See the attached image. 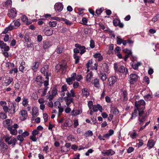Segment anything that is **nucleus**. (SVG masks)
Returning a JSON list of instances; mask_svg holds the SVG:
<instances>
[{"label": "nucleus", "mask_w": 159, "mask_h": 159, "mask_svg": "<svg viewBox=\"0 0 159 159\" xmlns=\"http://www.w3.org/2000/svg\"><path fill=\"white\" fill-rule=\"evenodd\" d=\"M67 87L66 84L63 85L61 88V97H64L66 94V96L64 98V101L68 106L73 102V98L75 96V91L71 89L70 92L67 90Z\"/></svg>", "instance_id": "nucleus-1"}, {"label": "nucleus", "mask_w": 159, "mask_h": 159, "mask_svg": "<svg viewBox=\"0 0 159 159\" xmlns=\"http://www.w3.org/2000/svg\"><path fill=\"white\" fill-rule=\"evenodd\" d=\"M145 102L143 100H140L139 101L135 102V108L138 109V112L144 111L145 109Z\"/></svg>", "instance_id": "nucleus-2"}, {"label": "nucleus", "mask_w": 159, "mask_h": 159, "mask_svg": "<svg viewBox=\"0 0 159 159\" xmlns=\"http://www.w3.org/2000/svg\"><path fill=\"white\" fill-rule=\"evenodd\" d=\"M41 73L44 76H46V78L47 80H49V76L51 75V70L49 69L48 66L46 65L41 69Z\"/></svg>", "instance_id": "nucleus-3"}, {"label": "nucleus", "mask_w": 159, "mask_h": 159, "mask_svg": "<svg viewBox=\"0 0 159 159\" xmlns=\"http://www.w3.org/2000/svg\"><path fill=\"white\" fill-rule=\"evenodd\" d=\"M139 78V76L135 74H131L128 77V81L130 84H135Z\"/></svg>", "instance_id": "nucleus-4"}, {"label": "nucleus", "mask_w": 159, "mask_h": 159, "mask_svg": "<svg viewBox=\"0 0 159 159\" xmlns=\"http://www.w3.org/2000/svg\"><path fill=\"white\" fill-rule=\"evenodd\" d=\"M16 106V104L15 103H10L9 106V107H7V111H4V112L6 113L8 112L11 114H14L15 112Z\"/></svg>", "instance_id": "nucleus-5"}, {"label": "nucleus", "mask_w": 159, "mask_h": 159, "mask_svg": "<svg viewBox=\"0 0 159 159\" xmlns=\"http://www.w3.org/2000/svg\"><path fill=\"white\" fill-rule=\"evenodd\" d=\"M144 111H139L138 115L139 116L138 120L139 121V125H142L143 122L146 120V116L143 115Z\"/></svg>", "instance_id": "nucleus-6"}, {"label": "nucleus", "mask_w": 159, "mask_h": 159, "mask_svg": "<svg viewBox=\"0 0 159 159\" xmlns=\"http://www.w3.org/2000/svg\"><path fill=\"white\" fill-rule=\"evenodd\" d=\"M19 118L21 120H24L26 119L28 115L27 111L22 110L19 113Z\"/></svg>", "instance_id": "nucleus-7"}, {"label": "nucleus", "mask_w": 159, "mask_h": 159, "mask_svg": "<svg viewBox=\"0 0 159 159\" xmlns=\"http://www.w3.org/2000/svg\"><path fill=\"white\" fill-rule=\"evenodd\" d=\"M16 139L15 138L11 139L10 137H5V141L9 145L12 144L14 146L16 144Z\"/></svg>", "instance_id": "nucleus-8"}, {"label": "nucleus", "mask_w": 159, "mask_h": 159, "mask_svg": "<svg viewBox=\"0 0 159 159\" xmlns=\"http://www.w3.org/2000/svg\"><path fill=\"white\" fill-rule=\"evenodd\" d=\"M16 9L15 8H12L9 11L8 15L10 17L14 18L16 16Z\"/></svg>", "instance_id": "nucleus-9"}, {"label": "nucleus", "mask_w": 159, "mask_h": 159, "mask_svg": "<svg viewBox=\"0 0 159 159\" xmlns=\"http://www.w3.org/2000/svg\"><path fill=\"white\" fill-rule=\"evenodd\" d=\"M72 125V121L70 119H68L66 120L63 125H61V127L64 128V127H70Z\"/></svg>", "instance_id": "nucleus-10"}, {"label": "nucleus", "mask_w": 159, "mask_h": 159, "mask_svg": "<svg viewBox=\"0 0 159 159\" xmlns=\"http://www.w3.org/2000/svg\"><path fill=\"white\" fill-rule=\"evenodd\" d=\"M43 31L45 35L47 36H49L53 34V30L52 29L45 27L43 30Z\"/></svg>", "instance_id": "nucleus-11"}, {"label": "nucleus", "mask_w": 159, "mask_h": 159, "mask_svg": "<svg viewBox=\"0 0 159 159\" xmlns=\"http://www.w3.org/2000/svg\"><path fill=\"white\" fill-rule=\"evenodd\" d=\"M75 47L80 51V54L81 55L84 53L86 51L85 48L84 46H81L79 44L76 43L75 44Z\"/></svg>", "instance_id": "nucleus-12"}, {"label": "nucleus", "mask_w": 159, "mask_h": 159, "mask_svg": "<svg viewBox=\"0 0 159 159\" xmlns=\"http://www.w3.org/2000/svg\"><path fill=\"white\" fill-rule=\"evenodd\" d=\"M63 8V6L61 3H57L54 5V8L56 11H61Z\"/></svg>", "instance_id": "nucleus-13"}, {"label": "nucleus", "mask_w": 159, "mask_h": 159, "mask_svg": "<svg viewBox=\"0 0 159 159\" xmlns=\"http://www.w3.org/2000/svg\"><path fill=\"white\" fill-rule=\"evenodd\" d=\"M117 81V78L115 76H112L110 77L108 80V84L111 86H112Z\"/></svg>", "instance_id": "nucleus-14"}, {"label": "nucleus", "mask_w": 159, "mask_h": 159, "mask_svg": "<svg viewBox=\"0 0 159 159\" xmlns=\"http://www.w3.org/2000/svg\"><path fill=\"white\" fill-rule=\"evenodd\" d=\"M40 64V62L38 61H35L32 64L31 68L34 71L36 72Z\"/></svg>", "instance_id": "nucleus-15"}, {"label": "nucleus", "mask_w": 159, "mask_h": 159, "mask_svg": "<svg viewBox=\"0 0 159 159\" xmlns=\"http://www.w3.org/2000/svg\"><path fill=\"white\" fill-rule=\"evenodd\" d=\"M117 71L120 72L124 73L125 75L127 74L128 73V69L122 66H121L119 67Z\"/></svg>", "instance_id": "nucleus-16"}, {"label": "nucleus", "mask_w": 159, "mask_h": 159, "mask_svg": "<svg viewBox=\"0 0 159 159\" xmlns=\"http://www.w3.org/2000/svg\"><path fill=\"white\" fill-rule=\"evenodd\" d=\"M39 115V112L38 109L36 107H34L32 110V120H34V118Z\"/></svg>", "instance_id": "nucleus-17"}, {"label": "nucleus", "mask_w": 159, "mask_h": 159, "mask_svg": "<svg viewBox=\"0 0 159 159\" xmlns=\"http://www.w3.org/2000/svg\"><path fill=\"white\" fill-rule=\"evenodd\" d=\"M43 47L44 49H47L52 45V42L50 41H45L43 42Z\"/></svg>", "instance_id": "nucleus-18"}, {"label": "nucleus", "mask_w": 159, "mask_h": 159, "mask_svg": "<svg viewBox=\"0 0 159 159\" xmlns=\"http://www.w3.org/2000/svg\"><path fill=\"white\" fill-rule=\"evenodd\" d=\"M82 112V109L80 108L78 110L73 109L71 113V114L72 116H75L77 115L81 114Z\"/></svg>", "instance_id": "nucleus-19"}, {"label": "nucleus", "mask_w": 159, "mask_h": 159, "mask_svg": "<svg viewBox=\"0 0 159 159\" xmlns=\"http://www.w3.org/2000/svg\"><path fill=\"white\" fill-rule=\"evenodd\" d=\"M7 149V145L3 142H0V150L1 152H4Z\"/></svg>", "instance_id": "nucleus-20"}, {"label": "nucleus", "mask_w": 159, "mask_h": 159, "mask_svg": "<svg viewBox=\"0 0 159 159\" xmlns=\"http://www.w3.org/2000/svg\"><path fill=\"white\" fill-rule=\"evenodd\" d=\"M12 124V120L9 119H7L3 122V125L4 127L7 128L10 127V126Z\"/></svg>", "instance_id": "nucleus-21"}, {"label": "nucleus", "mask_w": 159, "mask_h": 159, "mask_svg": "<svg viewBox=\"0 0 159 159\" xmlns=\"http://www.w3.org/2000/svg\"><path fill=\"white\" fill-rule=\"evenodd\" d=\"M92 110L94 112H96L98 110H99L101 112H102V107L99 104L97 105H93V107Z\"/></svg>", "instance_id": "nucleus-22"}, {"label": "nucleus", "mask_w": 159, "mask_h": 159, "mask_svg": "<svg viewBox=\"0 0 159 159\" xmlns=\"http://www.w3.org/2000/svg\"><path fill=\"white\" fill-rule=\"evenodd\" d=\"M13 81V79L12 78H9L5 80V81L2 83L4 86H7L9 85L11 82Z\"/></svg>", "instance_id": "nucleus-23"}, {"label": "nucleus", "mask_w": 159, "mask_h": 159, "mask_svg": "<svg viewBox=\"0 0 159 159\" xmlns=\"http://www.w3.org/2000/svg\"><path fill=\"white\" fill-rule=\"evenodd\" d=\"M1 45V49H4V51H7L9 50V47L7 45V44L4 43V42L2 41Z\"/></svg>", "instance_id": "nucleus-24"}, {"label": "nucleus", "mask_w": 159, "mask_h": 159, "mask_svg": "<svg viewBox=\"0 0 159 159\" xmlns=\"http://www.w3.org/2000/svg\"><path fill=\"white\" fill-rule=\"evenodd\" d=\"M21 19L22 21L25 23L26 25H30L31 23L30 21H28V19L27 17L25 15H23Z\"/></svg>", "instance_id": "nucleus-25"}, {"label": "nucleus", "mask_w": 159, "mask_h": 159, "mask_svg": "<svg viewBox=\"0 0 159 159\" xmlns=\"http://www.w3.org/2000/svg\"><path fill=\"white\" fill-rule=\"evenodd\" d=\"M8 129L10 133L13 135H16L17 134V130L16 129H13L12 126H11L8 128Z\"/></svg>", "instance_id": "nucleus-26"}, {"label": "nucleus", "mask_w": 159, "mask_h": 159, "mask_svg": "<svg viewBox=\"0 0 159 159\" xmlns=\"http://www.w3.org/2000/svg\"><path fill=\"white\" fill-rule=\"evenodd\" d=\"M94 57L97 59L96 60L98 61H101L103 59V57L99 53H97L95 54L93 56Z\"/></svg>", "instance_id": "nucleus-27"}, {"label": "nucleus", "mask_w": 159, "mask_h": 159, "mask_svg": "<svg viewBox=\"0 0 159 159\" xmlns=\"http://www.w3.org/2000/svg\"><path fill=\"white\" fill-rule=\"evenodd\" d=\"M0 105L2 107L4 111H6L7 109V103L6 102L4 101H0Z\"/></svg>", "instance_id": "nucleus-28"}, {"label": "nucleus", "mask_w": 159, "mask_h": 159, "mask_svg": "<svg viewBox=\"0 0 159 159\" xmlns=\"http://www.w3.org/2000/svg\"><path fill=\"white\" fill-rule=\"evenodd\" d=\"M138 109L136 108H135L134 111L132 113V116L130 118L131 119H134L138 115Z\"/></svg>", "instance_id": "nucleus-29"}, {"label": "nucleus", "mask_w": 159, "mask_h": 159, "mask_svg": "<svg viewBox=\"0 0 159 159\" xmlns=\"http://www.w3.org/2000/svg\"><path fill=\"white\" fill-rule=\"evenodd\" d=\"M14 28V27L13 25H10L9 26L6 28L3 31L2 33L6 34V33H7L9 31L11 30Z\"/></svg>", "instance_id": "nucleus-30"}, {"label": "nucleus", "mask_w": 159, "mask_h": 159, "mask_svg": "<svg viewBox=\"0 0 159 159\" xmlns=\"http://www.w3.org/2000/svg\"><path fill=\"white\" fill-rule=\"evenodd\" d=\"M82 92L83 95L86 97H88L89 94L88 89L86 88H84L82 89Z\"/></svg>", "instance_id": "nucleus-31"}, {"label": "nucleus", "mask_w": 159, "mask_h": 159, "mask_svg": "<svg viewBox=\"0 0 159 159\" xmlns=\"http://www.w3.org/2000/svg\"><path fill=\"white\" fill-rule=\"evenodd\" d=\"M102 69L104 71L107 73L108 71V67L106 63H104L102 64L101 66Z\"/></svg>", "instance_id": "nucleus-32"}, {"label": "nucleus", "mask_w": 159, "mask_h": 159, "mask_svg": "<svg viewBox=\"0 0 159 159\" xmlns=\"http://www.w3.org/2000/svg\"><path fill=\"white\" fill-rule=\"evenodd\" d=\"M115 152L111 149L107 150L104 152L105 155L112 156L114 154Z\"/></svg>", "instance_id": "nucleus-33"}, {"label": "nucleus", "mask_w": 159, "mask_h": 159, "mask_svg": "<svg viewBox=\"0 0 159 159\" xmlns=\"http://www.w3.org/2000/svg\"><path fill=\"white\" fill-rule=\"evenodd\" d=\"M43 78L41 76H38L36 79V81L39 83V84H41L43 83Z\"/></svg>", "instance_id": "nucleus-34"}, {"label": "nucleus", "mask_w": 159, "mask_h": 159, "mask_svg": "<svg viewBox=\"0 0 159 159\" xmlns=\"http://www.w3.org/2000/svg\"><path fill=\"white\" fill-rule=\"evenodd\" d=\"M154 144L155 143L153 140H150L148 141L147 146L150 148H152L153 147Z\"/></svg>", "instance_id": "nucleus-35"}, {"label": "nucleus", "mask_w": 159, "mask_h": 159, "mask_svg": "<svg viewBox=\"0 0 159 159\" xmlns=\"http://www.w3.org/2000/svg\"><path fill=\"white\" fill-rule=\"evenodd\" d=\"M63 48L61 46H59L57 48L56 52L57 53H61L63 51Z\"/></svg>", "instance_id": "nucleus-36"}, {"label": "nucleus", "mask_w": 159, "mask_h": 159, "mask_svg": "<svg viewBox=\"0 0 159 159\" xmlns=\"http://www.w3.org/2000/svg\"><path fill=\"white\" fill-rule=\"evenodd\" d=\"M141 64L140 62H137V63H133L132 65V66L134 70L138 69L139 66L141 65Z\"/></svg>", "instance_id": "nucleus-37"}, {"label": "nucleus", "mask_w": 159, "mask_h": 159, "mask_svg": "<svg viewBox=\"0 0 159 159\" xmlns=\"http://www.w3.org/2000/svg\"><path fill=\"white\" fill-rule=\"evenodd\" d=\"M94 85L95 87L98 88L100 86L99 81L97 79H95L94 80Z\"/></svg>", "instance_id": "nucleus-38"}, {"label": "nucleus", "mask_w": 159, "mask_h": 159, "mask_svg": "<svg viewBox=\"0 0 159 159\" xmlns=\"http://www.w3.org/2000/svg\"><path fill=\"white\" fill-rule=\"evenodd\" d=\"M93 135V133L90 130L86 131L84 134V136L86 137L91 136Z\"/></svg>", "instance_id": "nucleus-39"}, {"label": "nucleus", "mask_w": 159, "mask_h": 159, "mask_svg": "<svg viewBox=\"0 0 159 159\" xmlns=\"http://www.w3.org/2000/svg\"><path fill=\"white\" fill-rule=\"evenodd\" d=\"M127 92L126 91L124 90L123 91L122 94V96L124 98V101H125L127 100L128 98L127 97Z\"/></svg>", "instance_id": "nucleus-40"}, {"label": "nucleus", "mask_w": 159, "mask_h": 159, "mask_svg": "<svg viewBox=\"0 0 159 159\" xmlns=\"http://www.w3.org/2000/svg\"><path fill=\"white\" fill-rule=\"evenodd\" d=\"M99 77L100 79L103 81L107 79V76L106 74L103 73H100Z\"/></svg>", "instance_id": "nucleus-41"}, {"label": "nucleus", "mask_w": 159, "mask_h": 159, "mask_svg": "<svg viewBox=\"0 0 159 159\" xmlns=\"http://www.w3.org/2000/svg\"><path fill=\"white\" fill-rule=\"evenodd\" d=\"M28 102H29L27 99L25 98H24L23 99L22 105L24 107H26L28 105Z\"/></svg>", "instance_id": "nucleus-42"}, {"label": "nucleus", "mask_w": 159, "mask_h": 159, "mask_svg": "<svg viewBox=\"0 0 159 159\" xmlns=\"http://www.w3.org/2000/svg\"><path fill=\"white\" fill-rule=\"evenodd\" d=\"M124 40V39H121L120 36L117 37L116 41L117 44L119 45L120 44L122 43Z\"/></svg>", "instance_id": "nucleus-43"}, {"label": "nucleus", "mask_w": 159, "mask_h": 159, "mask_svg": "<svg viewBox=\"0 0 159 159\" xmlns=\"http://www.w3.org/2000/svg\"><path fill=\"white\" fill-rule=\"evenodd\" d=\"M53 96L52 95V94H51L49 91L46 97V98L47 99H48L50 101L53 99Z\"/></svg>", "instance_id": "nucleus-44"}, {"label": "nucleus", "mask_w": 159, "mask_h": 159, "mask_svg": "<svg viewBox=\"0 0 159 159\" xmlns=\"http://www.w3.org/2000/svg\"><path fill=\"white\" fill-rule=\"evenodd\" d=\"M137 134L136 133L135 130H134L133 132L130 135V137L133 139H135L136 138Z\"/></svg>", "instance_id": "nucleus-45"}, {"label": "nucleus", "mask_w": 159, "mask_h": 159, "mask_svg": "<svg viewBox=\"0 0 159 159\" xmlns=\"http://www.w3.org/2000/svg\"><path fill=\"white\" fill-rule=\"evenodd\" d=\"M92 77V75L91 73H89L86 76V81L88 82H90L91 78Z\"/></svg>", "instance_id": "nucleus-46"}, {"label": "nucleus", "mask_w": 159, "mask_h": 159, "mask_svg": "<svg viewBox=\"0 0 159 159\" xmlns=\"http://www.w3.org/2000/svg\"><path fill=\"white\" fill-rule=\"evenodd\" d=\"M62 68V66H61V64H58L55 67V71L57 72L60 70H61Z\"/></svg>", "instance_id": "nucleus-47"}, {"label": "nucleus", "mask_w": 159, "mask_h": 159, "mask_svg": "<svg viewBox=\"0 0 159 159\" xmlns=\"http://www.w3.org/2000/svg\"><path fill=\"white\" fill-rule=\"evenodd\" d=\"M57 24L56 21H50L49 23V25L50 27H55Z\"/></svg>", "instance_id": "nucleus-48"}, {"label": "nucleus", "mask_w": 159, "mask_h": 159, "mask_svg": "<svg viewBox=\"0 0 159 159\" xmlns=\"http://www.w3.org/2000/svg\"><path fill=\"white\" fill-rule=\"evenodd\" d=\"M73 57L75 59V63H78L79 62V57L77 55H76V54H74Z\"/></svg>", "instance_id": "nucleus-49"}, {"label": "nucleus", "mask_w": 159, "mask_h": 159, "mask_svg": "<svg viewBox=\"0 0 159 159\" xmlns=\"http://www.w3.org/2000/svg\"><path fill=\"white\" fill-rule=\"evenodd\" d=\"M120 22V20L117 19H114L113 21V24L115 26H118Z\"/></svg>", "instance_id": "nucleus-50"}, {"label": "nucleus", "mask_w": 159, "mask_h": 159, "mask_svg": "<svg viewBox=\"0 0 159 159\" xmlns=\"http://www.w3.org/2000/svg\"><path fill=\"white\" fill-rule=\"evenodd\" d=\"M7 118V115L3 112L0 113V118L3 120L6 119Z\"/></svg>", "instance_id": "nucleus-51"}, {"label": "nucleus", "mask_w": 159, "mask_h": 159, "mask_svg": "<svg viewBox=\"0 0 159 159\" xmlns=\"http://www.w3.org/2000/svg\"><path fill=\"white\" fill-rule=\"evenodd\" d=\"M62 20L63 21H64L66 24L68 25H70L72 24V23L70 21L67 20L66 19L64 18H62Z\"/></svg>", "instance_id": "nucleus-52"}, {"label": "nucleus", "mask_w": 159, "mask_h": 159, "mask_svg": "<svg viewBox=\"0 0 159 159\" xmlns=\"http://www.w3.org/2000/svg\"><path fill=\"white\" fill-rule=\"evenodd\" d=\"M76 74L75 73H73L72 74L70 78L73 81L75 80H76Z\"/></svg>", "instance_id": "nucleus-53"}, {"label": "nucleus", "mask_w": 159, "mask_h": 159, "mask_svg": "<svg viewBox=\"0 0 159 159\" xmlns=\"http://www.w3.org/2000/svg\"><path fill=\"white\" fill-rule=\"evenodd\" d=\"M24 137L21 135H18L17 136V139L20 142V143L24 140Z\"/></svg>", "instance_id": "nucleus-54"}, {"label": "nucleus", "mask_w": 159, "mask_h": 159, "mask_svg": "<svg viewBox=\"0 0 159 159\" xmlns=\"http://www.w3.org/2000/svg\"><path fill=\"white\" fill-rule=\"evenodd\" d=\"M124 52L126 54L131 55L132 54V52L131 50H129L127 49H125L123 50Z\"/></svg>", "instance_id": "nucleus-55"}, {"label": "nucleus", "mask_w": 159, "mask_h": 159, "mask_svg": "<svg viewBox=\"0 0 159 159\" xmlns=\"http://www.w3.org/2000/svg\"><path fill=\"white\" fill-rule=\"evenodd\" d=\"M25 63L24 64H21L19 67V70L20 71L23 72V71L25 67L24 65H25Z\"/></svg>", "instance_id": "nucleus-56"}, {"label": "nucleus", "mask_w": 159, "mask_h": 159, "mask_svg": "<svg viewBox=\"0 0 159 159\" xmlns=\"http://www.w3.org/2000/svg\"><path fill=\"white\" fill-rule=\"evenodd\" d=\"M36 136L34 135H32L30 136V139L33 141L36 142L37 140Z\"/></svg>", "instance_id": "nucleus-57"}, {"label": "nucleus", "mask_w": 159, "mask_h": 159, "mask_svg": "<svg viewBox=\"0 0 159 159\" xmlns=\"http://www.w3.org/2000/svg\"><path fill=\"white\" fill-rule=\"evenodd\" d=\"M29 133L27 131H25L24 132H23L22 134H21V135L24 137V138H25L26 137L28 136H29Z\"/></svg>", "instance_id": "nucleus-58"}, {"label": "nucleus", "mask_w": 159, "mask_h": 159, "mask_svg": "<svg viewBox=\"0 0 159 159\" xmlns=\"http://www.w3.org/2000/svg\"><path fill=\"white\" fill-rule=\"evenodd\" d=\"M66 81L67 83L69 85L72 84V83L73 81L70 78L66 79Z\"/></svg>", "instance_id": "nucleus-59"}, {"label": "nucleus", "mask_w": 159, "mask_h": 159, "mask_svg": "<svg viewBox=\"0 0 159 159\" xmlns=\"http://www.w3.org/2000/svg\"><path fill=\"white\" fill-rule=\"evenodd\" d=\"M90 47L92 48H94V41L92 39H91L90 41Z\"/></svg>", "instance_id": "nucleus-60"}, {"label": "nucleus", "mask_w": 159, "mask_h": 159, "mask_svg": "<svg viewBox=\"0 0 159 159\" xmlns=\"http://www.w3.org/2000/svg\"><path fill=\"white\" fill-rule=\"evenodd\" d=\"M79 83L77 82H75L73 84V87L74 89H76L79 85Z\"/></svg>", "instance_id": "nucleus-61"}, {"label": "nucleus", "mask_w": 159, "mask_h": 159, "mask_svg": "<svg viewBox=\"0 0 159 159\" xmlns=\"http://www.w3.org/2000/svg\"><path fill=\"white\" fill-rule=\"evenodd\" d=\"M144 98L146 100H149L152 98V96L148 94L147 95H145L144 96Z\"/></svg>", "instance_id": "nucleus-62"}, {"label": "nucleus", "mask_w": 159, "mask_h": 159, "mask_svg": "<svg viewBox=\"0 0 159 159\" xmlns=\"http://www.w3.org/2000/svg\"><path fill=\"white\" fill-rule=\"evenodd\" d=\"M82 78V76L80 75H78L77 76L76 75V80L77 81H80Z\"/></svg>", "instance_id": "nucleus-63"}, {"label": "nucleus", "mask_w": 159, "mask_h": 159, "mask_svg": "<svg viewBox=\"0 0 159 159\" xmlns=\"http://www.w3.org/2000/svg\"><path fill=\"white\" fill-rule=\"evenodd\" d=\"M92 64V60H89L88 61L86 65L87 68L88 69L90 66H91Z\"/></svg>", "instance_id": "nucleus-64"}]
</instances>
